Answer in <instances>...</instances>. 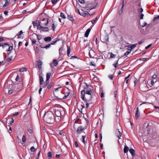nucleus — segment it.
Here are the masks:
<instances>
[{"label": "nucleus", "mask_w": 159, "mask_h": 159, "mask_svg": "<svg viewBox=\"0 0 159 159\" xmlns=\"http://www.w3.org/2000/svg\"><path fill=\"white\" fill-rule=\"evenodd\" d=\"M53 114L51 112H47L45 113L43 116L44 120L48 123L52 124L54 121Z\"/></svg>", "instance_id": "obj_1"}, {"label": "nucleus", "mask_w": 159, "mask_h": 159, "mask_svg": "<svg viewBox=\"0 0 159 159\" xmlns=\"http://www.w3.org/2000/svg\"><path fill=\"white\" fill-rule=\"evenodd\" d=\"M98 3L96 0H94L93 2H88L86 3V6L84 8L87 10H91L94 9L98 5Z\"/></svg>", "instance_id": "obj_2"}, {"label": "nucleus", "mask_w": 159, "mask_h": 159, "mask_svg": "<svg viewBox=\"0 0 159 159\" xmlns=\"http://www.w3.org/2000/svg\"><path fill=\"white\" fill-rule=\"evenodd\" d=\"M92 95H85L84 91H82L81 93V97L82 99L85 102H90L92 99Z\"/></svg>", "instance_id": "obj_3"}, {"label": "nucleus", "mask_w": 159, "mask_h": 159, "mask_svg": "<svg viewBox=\"0 0 159 159\" xmlns=\"http://www.w3.org/2000/svg\"><path fill=\"white\" fill-rule=\"evenodd\" d=\"M42 62L41 60H39L36 61L35 62V67L38 70H40L41 69Z\"/></svg>", "instance_id": "obj_4"}, {"label": "nucleus", "mask_w": 159, "mask_h": 159, "mask_svg": "<svg viewBox=\"0 0 159 159\" xmlns=\"http://www.w3.org/2000/svg\"><path fill=\"white\" fill-rule=\"evenodd\" d=\"M108 36L107 35L103 36L101 39V41L104 43L107 44V42H108Z\"/></svg>", "instance_id": "obj_5"}, {"label": "nucleus", "mask_w": 159, "mask_h": 159, "mask_svg": "<svg viewBox=\"0 0 159 159\" xmlns=\"http://www.w3.org/2000/svg\"><path fill=\"white\" fill-rule=\"evenodd\" d=\"M79 14L84 16H87L88 14L90 15L87 11H84L82 9L78 10Z\"/></svg>", "instance_id": "obj_6"}, {"label": "nucleus", "mask_w": 159, "mask_h": 159, "mask_svg": "<svg viewBox=\"0 0 159 159\" xmlns=\"http://www.w3.org/2000/svg\"><path fill=\"white\" fill-rule=\"evenodd\" d=\"M39 24L38 29L43 32H48V31L49 28L48 27H43L42 26Z\"/></svg>", "instance_id": "obj_7"}, {"label": "nucleus", "mask_w": 159, "mask_h": 159, "mask_svg": "<svg viewBox=\"0 0 159 159\" xmlns=\"http://www.w3.org/2000/svg\"><path fill=\"white\" fill-rule=\"evenodd\" d=\"M82 91H84L85 95H92L93 94V90H91V89H89L87 90H82Z\"/></svg>", "instance_id": "obj_8"}, {"label": "nucleus", "mask_w": 159, "mask_h": 159, "mask_svg": "<svg viewBox=\"0 0 159 159\" xmlns=\"http://www.w3.org/2000/svg\"><path fill=\"white\" fill-rule=\"evenodd\" d=\"M95 55V53L92 49H90L89 51V55L91 58H93Z\"/></svg>", "instance_id": "obj_9"}, {"label": "nucleus", "mask_w": 159, "mask_h": 159, "mask_svg": "<svg viewBox=\"0 0 159 159\" xmlns=\"http://www.w3.org/2000/svg\"><path fill=\"white\" fill-rule=\"evenodd\" d=\"M84 129V127H83L82 126H79L78 127L77 129L76 130V132L78 134H80L82 130H83Z\"/></svg>", "instance_id": "obj_10"}, {"label": "nucleus", "mask_w": 159, "mask_h": 159, "mask_svg": "<svg viewBox=\"0 0 159 159\" xmlns=\"http://www.w3.org/2000/svg\"><path fill=\"white\" fill-rule=\"evenodd\" d=\"M10 45V44L8 43H3V45H2V48H3L5 49H8V47Z\"/></svg>", "instance_id": "obj_11"}, {"label": "nucleus", "mask_w": 159, "mask_h": 159, "mask_svg": "<svg viewBox=\"0 0 159 159\" xmlns=\"http://www.w3.org/2000/svg\"><path fill=\"white\" fill-rule=\"evenodd\" d=\"M55 115L56 116L60 117L61 115V111L58 110H56L55 112Z\"/></svg>", "instance_id": "obj_12"}, {"label": "nucleus", "mask_w": 159, "mask_h": 159, "mask_svg": "<svg viewBox=\"0 0 159 159\" xmlns=\"http://www.w3.org/2000/svg\"><path fill=\"white\" fill-rule=\"evenodd\" d=\"M117 136L118 138L119 139H120V137L121 136L122 134L121 132L119 130V129H118L117 131L116 132Z\"/></svg>", "instance_id": "obj_13"}, {"label": "nucleus", "mask_w": 159, "mask_h": 159, "mask_svg": "<svg viewBox=\"0 0 159 159\" xmlns=\"http://www.w3.org/2000/svg\"><path fill=\"white\" fill-rule=\"evenodd\" d=\"M129 151L132 156H134L135 155V151L133 149L131 148L129 149Z\"/></svg>", "instance_id": "obj_14"}, {"label": "nucleus", "mask_w": 159, "mask_h": 159, "mask_svg": "<svg viewBox=\"0 0 159 159\" xmlns=\"http://www.w3.org/2000/svg\"><path fill=\"white\" fill-rule=\"evenodd\" d=\"M52 40V38L50 37H47L44 39V40L46 42H49Z\"/></svg>", "instance_id": "obj_15"}, {"label": "nucleus", "mask_w": 159, "mask_h": 159, "mask_svg": "<svg viewBox=\"0 0 159 159\" xmlns=\"http://www.w3.org/2000/svg\"><path fill=\"white\" fill-rule=\"evenodd\" d=\"M90 30L91 29L90 28H89L87 30L84 34V36L85 37H87L88 36Z\"/></svg>", "instance_id": "obj_16"}, {"label": "nucleus", "mask_w": 159, "mask_h": 159, "mask_svg": "<svg viewBox=\"0 0 159 159\" xmlns=\"http://www.w3.org/2000/svg\"><path fill=\"white\" fill-rule=\"evenodd\" d=\"M39 81H40V84L42 85L43 82V78L42 76H39Z\"/></svg>", "instance_id": "obj_17"}, {"label": "nucleus", "mask_w": 159, "mask_h": 159, "mask_svg": "<svg viewBox=\"0 0 159 159\" xmlns=\"http://www.w3.org/2000/svg\"><path fill=\"white\" fill-rule=\"evenodd\" d=\"M67 55L68 56H69V55L70 54V46H69L68 45H67Z\"/></svg>", "instance_id": "obj_18"}, {"label": "nucleus", "mask_w": 159, "mask_h": 159, "mask_svg": "<svg viewBox=\"0 0 159 159\" xmlns=\"http://www.w3.org/2000/svg\"><path fill=\"white\" fill-rule=\"evenodd\" d=\"M51 75V74L50 73H47V74H46V80H47V82H48V81L49 79L50 78Z\"/></svg>", "instance_id": "obj_19"}, {"label": "nucleus", "mask_w": 159, "mask_h": 159, "mask_svg": "<svg viewBox=\"0 0 159 159\" xmlns=\"http://www.w3.org/2000/svg\"><path fill=\"white\" fill-rule=\"evenodd\" d=\"M67 18L72 22H73L74 20L73 17L71 15L68 16H67Z\"/></svg>", "instance_id": "obj_20"}, {"label": "nucleus", "mask_w": 159, "mask_h": 159, "mask_svg": "<svg viewBox=\"0 0 159 159\" xmlns=\"http://www.w3.org/2000/svg\"><path fill=\"white\" fill-rule=\"evenodd\" d=\"M140 116V113L139 111H136L135 113V118L138 119Z\"/></svg>", "instance_id": "obj_21"}, {"label": "nucleus", "mask_w": 159, "mask_h": 159, "mask_svg": "<svg viewBox=\"0 0 159 159\" xmlns=\"http://www.w3.org/2000/svg\"><path fill=\"white\" fill-rule=\"evenodd\" d=\"M129 150L128 147L126 146L124 148V152L125 153H126L128 152Z\"/></svg>", "instance_id": "obj_22"}, {"label": "nucleus", "mask_w": 159, "mask_h": 159, "mask_svg": "<svg viewBox=\"0 0 159 159\" xmlns=\"http://www.w3.org/2000/svg\"><path fill=\"white\" fill-rule=\"evenodd\" d=\"M54 66H57L58 64V62L56 59H54L52 61Z\"/></svg>", "instance_id": "obj_23"}, {"label": "nucleus", "mask_w": 159, "mask_h": 159, "mask_svg": "<svg viewBox=\"0 0 159 159\" xmlns=\"http://www.w3.org/2000/svg\"><path fill=\"white\" fill-rule=\"evenodd\" d=\"M52 153L51 152H49L47 153V156L49 159L51 158L52 157Z\"/></svg>", "instance_id": "obj_24"}, {"label": "nucleus", "mask_w": 159, "mask_h": 159, "mask_svg": "<svg viewBox=\"0 0 159 159\" xmlns=\"http://www.w3.org/2000/svg\"><path fill=\"white\" fill-rule=\"evenodd\" d=\"M9 5V2L8 1H5V3L4 4L3 6V7H5L7 6H8Z\"/></svg>", "instance_id": "obj_25"}, {"label": "nucleus", "mask_w": 159, "mask_h": 159, "mask_svg": "<svg viewBox=\"0 0 159 159\" xmlns=\"http://www.w3.org/2000/svg\"><path fill=\"white\" fill-rule=\"evenodd\" d=\"M13 47L12 46H8V49H6V51L7 52L10 51L12 50L13 49Z\"/></svg>", "instance_id": "obj_26"}, {"label": "nucleus", "mask_w": 159, "mask_h": 159, "mask_svg": "<svg viewBox=\"0 0 159 159\" xmlns=\"http://www.w3.org/2000/svg\"><path fill=\"white\" fill-rule=\"evenodd\" d=\"M137 45V44L131 45L129 47V48H130L131 50L132 49L135 48L136 46Z\"/></svg>", "instance_id": "obj_27"}, {"label": "nucleus", "mask_w": 159, "mask_h": 159, "mask_svg": "<svg viewBox=\"0 0 159 159\" xmlns=\"http://www.w3.org/2000/svg\"><path fill=\"white\" fill-rule=\"evenodd\" d=\"M93 41H94L96 43V44H97L98 39H97V38L96 36H94L93 38Z\"/></svg>", "instance_id": "obj_28"}, {"label": "nucleus", "mask_w": 159, "mask_h": 159, "mask_svg": "<svg viewBox=\"0 0 159 159\" xmlns=\"http://www.w3.org/2000/svg\"><path fill=\"white\" fill-rule=\"evenodd\" d=\"M120 58H119L118 59V60L116 61V63H114L113 64V66L115 67V68H116L117 67V65L118 64V61H119V59H120Z\"/></svg>", "instance_id": "obj_29"}, {"label": "nucleus", "mask_w": 159, "mask_h": 159, "mask_svg": "<svg viewBox=\"0 0 159 159\" xmlns=\"http://www.w3.org/2000/svg\"><path fill=\"white\" fill-rule=\"evenodd\" d=\"M85 86H84V89L83 90H87L89 89V85L86 83H85Z\"/></svg>", "instance_id": "obj_30"}, {"label": "nucleus", "mask_w": 159, "mask_h": 159, "mask_svg": "<svg viewBox=\"0 0 159 159\" xmlns=\"http://www.w3.org/2000/svg\"><path fill=\"white\" fill-rule=\"evenodd\" d=\"M23 33V32L22 30H20V32L17 34V35L18 36V38H20V37L21 34H22Z\"/></svg>", "instance_id": "obj_31"}, {"label": "nucleus", "mask_w": 159, "mask_h": 159, "mask_svg": "<svg viewBox=\"0 0 159 159\" xmlns=\"http://www.w3.org/2000/svg\"><path fill=\"white\" fill-rule=\"evenodd\" d=\"M35 34L37 35V39L38 40H39L42 39V36L41 35H38V34Z\"/></svg>", "instance_id": "obj_32"}, {"label": "nucleus", "mask_w": 159, "mask_h": 159, "mask_svg": "<svg viewBox=\"0 0 159 159\" xmlns=\"http://www.w3.org/2000/svg\"><path fill=\"white\" fill-rule=\"evenodd\" d=\"M28 131L30 134H32L33 133V130L32 129L28 128Z\"/></svg>", "instance_id": "obj_33"}, {"label": "nucleus", "mask_w": 159, "mask_h": 159, "mask_svg": "<svg viewBox=\"0 0 159 159\" xmlns=\"http://www.w3.org/2000/svg\"><path fill=\"white\" fill-rule=\"evenodd\" d=\"M61 117H60L56 116L55 118H54V120H55L56 121H59L60 120Z\"/></svg>", "instance_id": "obj_34"}, {"label": "nucleus", "mask_w": 159, "mask_h": 159, "mask_svg": "<svg viewBox=\"0 0 159 159\" xmlns=\"http://www.w3.org/2000/svg\"><path fill=\"white\" fill-rule=\"evenodd\" d=\"M60 16L63 18L64 19L66 18V17L64 14L63 13H60Z\"/></svg>", "instance_id": "obj_35"}, {"label": "nucleus", "mask_w": 159, "mask_h": 159, "mask_svg": "<svg viewBox=\"0 0 159 159\" xmlns=\"http://www.w3.org/2000/svg\"><path fill=\"white\" fill-rule=\"evenodd\" d=\"M97 19H98V18H97V17H96L94 19H93V20H92L91 21V22L93 24H94L95 22L97 20Z\"/></svg>", "instance_id": "obj_36"}, {"label": "nucleus", "mask_w": 159, "mask_h": 159, "mask_svg": "<svg viewBox=\"0 0 159 159\" xmlns=\"http://www.w3.org/2000/svg\"><path fill=\"white\" fill-rule=\"evenodd\" d=\"M86 137V135H82V142L84 144L85 143V138Z\"/></svg>", "instance_id": "obj_37"}, {"label": "nucleus", "mask_w": 159, "mask_h": 159, "mask_svg": "<svg viewBox=\"0 0 159 159\" xmlns=\"http://www.w3.org/2000/svg\"><path fill=\"white\" fill-rule=\"evenodd\" d=\"M22 142L24 143H25L26 141V137L25 136V135H24L22 138Z\"/></svg>", "instance_id": "obj_38"}, {"label": "nucleus", "mask_w": 159, "mask_h": 159, "mask_svg": "<svg viewBox=\"0 0 159 159\" xmlns=\"http://www.w3.org/2000/svg\"><path fill=\"white\" fill-rule=\"evenodd\" d=\"M128 50H129V51L126 52L124 54V56H127L131 52V49H128Z\"/></svg>", "instance_id": "obj_39"}, {"label": "nucleus", "mask_w": 159, "mask_h": 159, "mask_svg": "<svg viewBox=\"0 0 159 159\" xmlns=\"http://www.w3.org/2000/svg\"><path fill=\"white\" fill-rule=\"evenodd\" d=\"M30 150L31 152H34L36 150V149L34 146H32L30 148Z\"/></svg>", "instance_id": "obj_40"}, {"label": "nucleus", "mask_w": 159, "mask_h": 159, "mask_svg": "<svg viewBox=\"0 0 159 159\" xmlns=\"http://www.w3.org/2000/svg\"><path fill=\"white\" fill-rule=\"evenodd\" d=\"M51 44H49L47 45H46V46H45L44 47V48H45L46 49H47L48 48H50L51 47Z\"/></svg>", "instance_id": "obj_41"}, {"label": "nucleus", "mask_w": 159, "mask_h": 159, "mask_svg": "<svg viewBox=\"0 0 159 159\" xmlns=\"http://www.w3.org/2000/svg\"><path fill=\"white\" fill-rule=\"evenodd\" d=\"M48 81L47 82V80L46 82L43 84V85L42 86V87L43 88H44L46 87L47 85L48 84Z\"/></svg>", "instance_id": "obj_42"}, {"label": "nucleus", "mask_w": 159, "mask_h": 159, "mask_svg": "<svg viewBox=\"0 0 159 159\" xmlns=\"http://www.w3.org/2000/svg\"><path fill=\"white\" fill-rule=\"evenodd\" d=\"M56 28V27L54 23H53L52 25V29L53 31H54L55 29Z\"/></svg>", "instance_id": "obj_43"}, {"label": "nucleus", "mask_w": 159, "mask_h": 159, "mask_svg": "<svg viewBox=\"0 0 159 159\" xmlns=\"http://www.w3.org/2000/svg\"><path fill=\"white\" fill-rule=\"evenodd\" d=\"M26 69H27L26 68H23L22 69H20V72H24V71H26L27 70Z\"/></svg>", "instance_id": "obj_44"}, {"label": "nucleus", "mask_w": 159, "mask_h": 159, "mask_svg": "<svg viewBox=\"0 0 159 159\" xmlns=\"http://www.w3.org/2000/svg\"><path fill=\"white\" fill-rule=\"evenodd\" d=\"M115 55L112 52H111L110 57L111 58H114L115 57Z\"/></svg>", "instance_id": "obj_45"}, {"label": "nucleus", "mask_w": 159, "mask_h": 159, "mask_svg": "<svg viewBox=\"0 0 159 159\" xmlns=\"http://www.w3.org/2000/svg\"><path fill=\"white\" fill-rule=\"evenodd\" d=\"M60 40L59 39H57L56 41H54V42H52V43L50 44H51V45H53V44H54L57 42L59 41Z\"/></svg>", "instance_id": "obj_46"}, {"label": "nucleus", "mask_w": 159, "mask_h": 159, "mask_svg": "<svg viewBox=\"0 0 159 159\" xmlns=\"http://www.w3.org/2000/svg\"><path fill=\"white\" fill-rule=\"evenodd\" d=\"M12 58V56H11L10 57L8 58L7 59V61L8 62H10L11 61Z\"/></svg>", "instance_id": "obj_47"}, {"label": "nucleus", "mask_w": 159, "mask_h": 159, "mask_svg": "<svg viewBox=\"0 0 159 159\" xmlns=\"http://www.w3.org/2000/svg\"><path fill=\"white\" fill-rule=\"evenodd\" d=\"M138 11L139 12L142 13L143 11V9L142 8H139L138 9Z\"/></svg>", "instance_id": "obj_48"}, {"label": "nucleus", "mask_w": 159, "mask_h": 159, "mask_svg": "<svg viewBox=\"0 0 159 159\" xmlns=\"http://www.w3.org/2000/svg\"><path fill=\"white\" fill-rule=\"evenodd\" d=\"M13 93V90L12 89H10L8 90V93L9 94H11Z\"/></svg>", "instance_id": "obj_49"}, {"label": "nucleus", "mask_w": 159, "mask_h": 159, "mask_svg": "<svg viewBox=\"0 0 159 159\" xmlns=\"http://www.w3.org/2000/svg\"><path fill=\"white\" fill-rule=\"evenodd\" d=\"M157 19H159V15L154 17L153 19V20L155 21Z\"/></svg>", "instance_id": "obj_50"}, {"label": "nucleus", "mask_w": 159, "mask_h": 159, "mask_svg": "<svg viewBox=\"0 0 159 159\" xmlns=\"http://www.w3.org/2000/svg\"><path fill=\"white\" fill-rule=\"evenodd\" d=\"M40 153V151H39L38 154V155L36 156L35 158L36 159H39V155Z\"/></svg>", "instance_id": "obj_51"}, {"label": "nucleus", "mask_w": 159, "mask_h": 159, "mask_svg": "<svg viewBox=\"0 0 159 159\" xmlns=\"http://www.w3.org/2000/svg\"><path fill=\"white\" fill-rule=\"evenodd\" d=\"M36 41L35 39H33L32 41V44L34 45L36 43Z\"/></svg>", "instance_id": "obj_52"}, {"label": "nucleus", "mask_w": 159, "mask_h": 159, "mask_svg": "<svg viewBox=\"0 0 159 159\" xmlns=\"http://www.w3.org/2000/svg\"><path fill=\"white\" fill-rule=\"evenodd\" d=\"M139 60L140 61H145L147 60V58H140Z\"/></svg>", "instance_id": "obj_53"}, {"label": "nucleus", "mask_w": 159, "mask_h": 159, "mask_svg": "<svg viewBox=\"0 0 159 159\" xmlns=\"http://www.w3.org/2000/svg\"><path fill=\"white\" fill-rule=\"evenodd\" d=\"M144 15L143 13H141L140 15V19H142L143 18Z\"/></svg>", "instance_id": "obj_54"}, {"label": "nucleus", "mask_w": 159, "mask_h": 159, "mask_svg": "<svg viewBox=\"0 0 159 159\" xmlns=\"http://www.w3.org/2000/svg\"><path fill=\"white\" fill-rule=\"evenodd\" d=\"M68 97L67 95H65L64 97L63 98H59L60 99H61V100H63V99H66L67 97Z\"/></svg>", "instance_id": "obj_55"}, {"label": "nucleus", "mask_w": 159, "mask_h": 159, "mask_svg": "<svg viewBox=\"0 0 159 159\" xmlns=\"http://www.w3.org/2000/svg\"><path fill=\"white\" fill-rule=\"evenodd\" d=\"M108 77L111 80H112L113 78V76L112 75H109Z\"/></svg>", "instance_id": "obj_56"}, {"label": "nucleus", "mask_w": 159, "mask_h": 159, "mask_svg": "<svg viewBox=\"0 0 159 159\" xmlns=\"http://www.w3.org/2000/svg\"><path fill=\"white\" fill-rule=\"evenodd\" d=\"M157 77V75H154L152 77L153 79H156Z\"/></svg>", "instance_id": "obj_57"}, {"label": "nucleus", "mask_w": 159, "mask_h": 159, "mask_svg": "<svg viewBox=\"0 0 159 159\" xmlns=\"http://www.w3.org/2000/svg\"><path fill=\"white\" fill-rule=\"evenodd\" d=\"M51 2L52 3L54 4L57 2V0H52Z\"/></svg>", "instance_id": "obj_58"}, {"label": "nucleus", "mask_w": 159, "mask_h": 159, "mask_svg": "<svg viewBox=\"0 0 159 159\" xmlns=\"http://www.w3.org/2000/svg\"><path fill=\"white\" fill-rule=\"evenodd\" d=\"M19 79V76L18 75H17L15 79L16 81H17Z\"/></svg>", "instance_id": "obj_59"}, {"label": "nucleus", "mask_w": 159, "mask_h": 159, "mask_svg": "<svg viewBox=\"0 0 159 159\" xmlns=\"http://www.w3.org/2000/svg\"><path fill=\"white\" fill-rule=\"evenodd\" d=\"M19 114L18 112H16L15 113H13L12 114L14 116H16L18 115Z\"/></svg>", "instance_id": "obj_60"}, {"label": "nucleus", "mask_w": 159, "mask_h": 159, "mask_svg": "<svg viewBox=\"0 0 159 159\" xmlns=\"http://www.w3.org/2000/svg\"><path fill=\"white\" fill-rule=\"evenodd\" d=\"M75 145L76 148H78L79 147V145L76 141H75Z\"/></svg>", "instance_id": "obj_61"}, {"label": "nucleus", "mask_w": 159, "mask_h": 159, "mask_svg": "<svg viewBox=\"0 0 159 159\" xmlns=\"http://www.w3.org/2000/svg\"><path fill=\"white\" fill-rule=\"evenodd\" d=\"M152 45V44L148 45V46L145 47V49H148L149 48H150Z\"/></svg>", "instance_id": "obj_62"}, {"label": "nucleus", "mask_w": 159, "mask_h": 159, "mask_svg": "<svg viewBox=\"0 0 159 159\" xmlns=\"http://www.w3.org/2000/svg\"><path fill=\"white\" fill-rule=\"evenodd\" d=\"M86 102L85 103V104H86V107L87 108L89 107V102Z\"/></svg>", "instance_id": "obj_63"}, {"label": "nucleus", "mask_w": 159, "mask_h": 159, "mask_svg": "<svg viewBox=\"0 0 159 159\" xmlns=\"http://www.w3.org/2000/svg\"><path fill=\"white\" fill-rule=\"evenodd\" d=\"M14 121V119L13 118H12L11 119V121H10V123L11 124H13V123Z\"/></svg>", "instance_id": "obj_64"}]
</instances>
